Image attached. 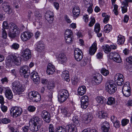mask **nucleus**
<instances>
[{
  "instance_id": "obj_1",
  "label": "nucleus",
  "mask_w": 132,
  "mask_h": 132,
  "mask_svg": "<svg viewBox=\"0 0 132 132\" xmlns=\"http://www.w3.org/2000/svg\"><path fill=\"white\" fill-rule=\"evenodd\" d=\"M12 90L15 94L19 95L24 90V87L18 81L13 82L12 84Z\"/></svg>"
},
{
  "instance_id": "obj_2",
  "label": "nucleus",
  "mask_w": 132,
  "mask_h": 132,
  "mask_svg": "<svg viewBox=\"0 0 132 132\" xmlns=\"http://www.w3.org/2000/svg\"><path fill=\"white\" fill-rule=\"evenodd\" d=\"M113 81L110 80L107 81L105 85V88L106 91L110 94L114 93L117 90V87L113 83Z\"/></svg>"
},
{
  "instance_id": "obj_3",
  "label": "nucleus",
  "mask_w": 132,
  "mask_h": 132,
  "mask_svg": "<svg viewBox=\"0 0 132 132\" xmlns=\"http://www.w3.org/2000/svg\"><path fill=\"white\" fill-rule=\"evenodd\" d=\"M69 96L68 91L65 89H61L59 92L58 100L59 101L63 102L66 100Z\"/></svg>"
},
{
  "instance_id": "obj_4",
  "label": "nucleus",
  "mask_w": 132,
  "mask_h": 132,
  "mask_svg": "<svg viewBox=\"0 0 132 132\" xmlns=\"http://www.w3.org/2000/svg\"><path fill=\"white\" fill-rule=\"evenodd\" d=\"M8 57L9 59L15 64L17 65H20L21 59L17 54H11L8 56Z\"/></svg>"
},
{
  "instance_id": "obj_5",
  "label": "nucleus",
  "mask_w": 132,
  "mask_h": 132,
  "mask_svg": "<svg viewBox=\"0 0 132 132\" xmlns=\"http://www.w3.org/2000/svg\"><path fill=\"white\" fill-rule=\"evenodd\" d=\"M29 98L33 101L37 102L41 100V96L38 93L35 91L30 92L28 94Z\"/></svg>"
},
{
  "instance_id": "obj_6",
  "label": "nucleus",
  "mask_w": 132,
  "mask_h": 132,
  "mask_svg": "<svg viewBox=\"0 0 132 132\" xmlns=\"http://www.w3.org/2000/svg\"><path fill=\"white\" fill-rule=\"evenodd\" d=\"M22 112V110L21 108L18 107H12L10 111L11 115L14 117L16 118L20 115Z\"/></svg>"
},
{
  "instance_id": "obj_7",
  "label": "nucleus",
  "mask_w": 132,
  "mask_h": 132,
  "mask_svg": "<svg viewBox=\"0 0 132 132\" xmlns=\"http://www.w3.org/2000/svg\"><path fill=\"white\" fill-rule=\"evenodd\" d=\"M114 80L118 86H121L123 84L124 79L122 74L117 73L115 76Z\"/></svg>"
},
{
  "instance_id": "obj_8",
  "label": "nucleus",
  "mask_w": 132,
  "mask_h": 132,
  "mask_svg": "<svg viewBox=\"0 0 132 132\" xmlns=\"http://www.w3.org/2000/svg\"><path fill=\"white\" fill-rule=\"evenodd\" d=\"M29 68L26 65L21 67L20 69V73L21 75H24L25 78H27L30 74Z\"/></svg>"
},
{
  "instance_id": "obj_9",
  "label": "nucleus",
  "mask_w": 132,
  "mask_h": 132,
  "mask_svg": "<svg viewBox=\"0 0 132 132\" xmlns=\"http://www.w3.org/2000/svg\"><path fill=\"white\" fill-rule=\"evenodd\" d=\"M75 57V59L78 61L81 60L83 57L82 51L79 49H75L74 51Z\"/></svg>"
},
{
  "instance_id": "obj_10",
  "label": "nucleus",
  "mask_w": 132,
  "mask_h": 132,
  "mask_svg": "<svg viewBox=\"0 0 132 132\" xmlns=\"http://www.w3.org/2000/svg\"><path fill=\"white\" fill-rule=\"evenodd\" d=\"M33 34L28 31H26L22 33L21 35V39L23 41H27L33 36Z\"/></svg>"
},
{
  "instance_id": "obj_11",
  "label": "nucleus",
  "mask_w": 132,
  "mask_h": 132,
  "mask_svg": "<svg viewBox=\"0 0 132 132\" xmlns=\"http://www.w3.org/2000/svg\"><path fill=\"white\" fill-rule=\"evenodd\" d=\"M21 54L22 56L25 60H28L31 57V51L28 48H26L23 50Z\"/></svg>"
},
{
  "instance_id": "obj_12",
  "label": "nucleus",
  "mask_w": 132,
  "mask_h": 132,
  "mask_svg": "<svg viewBox=\"0 0 132 132\" xmlns=\"http://www.w3.org/2000/svg\"><path fill=\"white\" fill-rule=\"evenodd\" d=\"M54 13L50 11H48L45 14V18L46 20L50 23H52L54 19Z\"/></svg>"
},
{
  "instance_id": "obj_13",
  "label": "nucleus",
  "mask_w": 132,
  "mask_h": 132,
  "mask_svg": "<svg viewBox=\"0 0 132 132\" xmlns=\"http://www.w3.org/2000/svg\"><path fill=\"white\" fill-rule=\"evenodd\" d=\"M42 118L44 121L49 123L50 121V113L46 111H43L41 114Z\"/></svg>"
},
{
  "instance_id": "obj_14",
  "label": "nucleus",
  "mask_w": 132,
  "mask_h": 132,
  "mask_svg": "<svg viewBox=\"0 0 132 132\" xmlns=\"http://www.w3.org/2000/svg\"><path fill=\"white\" fill-rule=\"evenodd\" d=\"M31 79L33 80L35 84H37L40 81V77L37 72H32L31 74Z\"/></svg>"
},
{
  "instance_id": "obj_15",
  "label": "nucleus",
  "mask_w": 132,
  "mask_h": 132,
  "mask_svg": "<svg viewBox=\"0 0 132 132\" xmlns=\"http://www.w3.org/2000/svg\"><path fill=\"white\" fill-rule=\"evenodd\" d=\"M42 122V120L40 119L37 116H34L32 118L30 119L29 124H40Z\"/></svg>"
},
{
  "instance_id": "obj_16",
  "label": "nucleus",
  "mask_w": 132,
  "mask_h": 132,
  "mask_svg": "<svg viewBox=\"0 0 132 132\" xmlns=\"http://www.w3.org/2000/svg\"><path fill=\"white\" fill-rule=\"evenodd\" d=\"M9 25V30H10L11 31H12L16 34L19 32V29L15 24L11 23Z\"/></svg>"
},
{
  "instance_id": "obj_17",
  "label": "nucleus",
  "mask_w": 132,
  "mask_h": 132,
  "mask_svg": "<svg viewBox=\"0 0 132 132\" xmlns=\"http://www.w3.org/2000/svg\"><path fill=\"white\" fill-rule=\"evenodd\" d=\"M5 94L6 97L9 100L11 99L13 97V94L10 88L6 87L5 88Z\"/></svg>"
},
{
  "instance_id": "obj_18",
  "label": "nucleus",
  "mask_w": 132,
  "mask_h": 132,
  "mask_svg": "<svg viewBox=\"0 0 132 132\" xmlns=\"http://www.w3.org/2000/svg\"><path fill=\"white\" fill-rule=\"evenodd\" d=\"M55 66L52 64L49 63L47 67V72L49 75L52 74L55 71Z\"/></svg>"
},
{
  "instance_id": "obj_19",
  "label": "nucleus",
  "mask_w": 132,
  "mask_h": 132,
  "mask_svg": "<svg viewBox=\"0 0 132 132\" xmlns=\"http://www.w3.org/2000/svg\"><path fill=\"white\" fill-rule=\"evenodd\" d=\"M58 60L60 63H62L66 62L67 59L66 55L63 53H60L58 56Z\"/></svg>"
},
{
  "instance_id": "obj_20",
  "label": "nucleus",
  "mask_w": 132,
  "mask_h": 132,
  "mask_svg": "<svg viewBox=\"0 0 132 132\" xmlns=\"http://www.w3.org/2000/svg\"><path fill=\"white\" fill-rule=\"evenodd\" d=\"M44 48V45L42 41H39L37 43L35 47V49L37 51L40 52Z\"/></svg>"
},
{
  "instance_id": "obj_21",
  "label": "nucleus",
  "mask_w": 132,
  "mask_h": 132,
  "mask_svg": "<svg viewBox=\"0 0 132 132\" xmlns=\"http://www.w3.org/2000/svg\"><path fill=\"white\" fill-rule=\"evenodd\" d=\"M60 109L61 113L63 115L64 117L70 116L71 113L68 111L67 108L64 106H61Z\"/></svg>"
},
{
  "instance_id": "obj_22",
  "label": "nucleus",
  "mask_w": 132,
  "mask_h": 132,
  "mask_svg": "<svg viewBox=\"0 0 132 132\" xmlns=\"http://www.w3.org/2000/svg\"><path fill=\"white\" fill-rule=\"evenodd\" d=\"M97 49V44L96 42H95L90 48L89 54L91 55H93L96 52Z\"/></svg>"
},
{
  "instance_id": "obj_23",
  "label": "nucleus",
  "mask_w": 132,
  "mask_h": 132,
  "mask_svg": "<svg viewBox=\"0 0 132 132\" xmlns=\"http://www.w3.org/2000/svg\"><path fill=\"white\" fill-rule=\"evenodd\" d=\"M31 125L30 127V130L32 132L37 131L40 128V124H29Z\"/></svg>"
},
{
  "instance_id": "obj_24",
  "label": "nucleus",
  "mask_w": 132,
  "mask_h": 132,
  "mask_svg": "<svg viewBox=\"0 0 132 132\" xmlns=\"http://www.w3.org/2000/svg\"><path fill=\"white\" fill-rule=\"evenodd\" d=\"M93 80L97 84L100 83L102 80V76L100 74H98L97 76H95L93 79Z\"/></svg>"
},
{
  "instance_id": "obj_25",
  "label": "nucleus",
  "mask_w": 132,
  "mask_h": 132,
  "mask_svg": "<svg viewBox=\"0 0 132 132\" xmlns=\"http://www.w3.org/2000/svg\"><path fill=\"white\" fill-rule=\"evenodd\" d=\"M90 60L87 57H84L82 61L79 63L81 67H84L87 64H89Z\"/></svg>"
},
{
  "instance_id": "obj_26",
  "label": "nucleus",
  "mask_w": 132,
  "mask_h": 132,
  "mask_svg": "<svg viewBox=\"0 0 132 132\" xmlns=\"http://www.w3.org/2000/svg\"><path fill=\"white\" fill-rule=\"evenodd\" d=\"M109 127V125L108 122H104L101 127L102 132H108Z\"/></svg>"
},
{
  "instance_id": "obj_27",
  "label": "nucleus",
  "mask_w": 132,
  "mask_h": 132,
  "mask_svg": "<svg viewBox=\"0 0 132 132\" xmlns=\"http://www.w3.org/2000/svg\"><path fill=\"white\" fill-rule=\"evenodd\" d=\"M86 90V88L85 86H80L78 89V93L79 95L82 96L85 93Z\"/></svg>"
},
{
  "instance_id": "obj_28",
  "label": "nucleus",
  "mask_w": 132,
  "mask_h": 132,
  "mask_svg": "<svg viewBox=\"0 0 132 132\" xmlns=\"http://www.w3.org/2000/svg\"><path fill=\"white\" fill-rule=\"evenodd\" d=\"M67 132H74L75 129L76 128L75 125L72 124H70L66 126Z\"/></svg>"
},
{
  "instance_id": "obj_29",
  "label": "nucleus",
  "mask_w": 132,
  "mask_h": 132,
  "mask_svg": "<svg viewBox=\"0 0 132 132\" xmlns=\"http://www.w3.org/2000/svg\"><path fill=\"white\" fill-rule=\"evenodd\" d=\"M80 11L78 7H75L73 8L72 11L73 16L76 17V18L78 17L80 13Z\"/></svg>"
},
{
  "instance_id": "obj_30",
  "label": "nucleus",
  "mask_w": 132,
  "mask_h": 132,
  "mask_svg": "<svg viewBox=\"0 0 132 132\" xmlns=\"http://www.w3.org/2000/svg\"><path fill=\"white\" fill-rule=\"evenodd\" d=\"M84 120L88 122H90L93 119V116L90 113H86L84 115Z\"/></svg>"
},
{
  "instance_id": "obj_31",
  "label": "nucleus",
  "mask_w": 132,
  "mask_h": 132,
  "mask_svg": "<svg viewBox=\"0 0 132 132\" xmlns=\"http://www.w3.org/2000/svg\"><path fill=\"white\" fill-rule=\"evenodd\" d=\"M96 100L98 103L101 104H104L106 103V99L102 96H97L96 98Z\"/></svg>"
},
{
  "instance_id": "obj_32",
  "label": "nucleus",
  "mask_w": 132,
  "mask_h": 132,
  "mask_svg": "<svg viewBox=\"0 0 132 132\" xmlns=\"http://www.w3.org/2000/svg\"><path fill=\"white\" fill-rule=\"evenodd\" d=\"M55 132H67L66 126H63L58 127L56 128Z\"/></svg>"
},
{
  "instance_id": "obj_33",
  "label": "nucleus",
  "mask_w": 132,
  "mask_h": 132,
  "mask_svg": "<svg viewBox=\"0 0 132 132\" xmlns=\"http://www.w3.org/2000/svg\"><path fill=\"white\" fill-rule=\"evenodd\" d=\"M125 40L123 36L119 35L118 37L117 43L119 45L122 44L124 43Z\"/></svg>"
},
{
  "instance_id": "obj_34",
  "label": "nucleus",
  "mask_w": 132,
  "mask_h": 132,
  "mask_svg": "<svg viewBox=\"0 0 132 132\" xmlns=\"http://www.w3.org/2000/svg\"><path fill=\"white\" fill-rule=\"evenodd\" d=\"M115 103V100L114 98L110 97L108 98L106 103L108 105H112L114 104Z\"/></svg>"
},
{
  "instance_id": "obj_35",
  "label": "nucleus",
  "mask_w": 132,
  "mask_h": 132,
  "mask_svg": "<svg viewBox=\"0 0 132 132\" xmlns=\"http://www.w3.org/2000/svg\"><path fill=\"white\" fill-rule=\"evenodd\" d=\"M97 115L99 118L102 119L104 118L105 117L107 116V114L103 111H100L98 112Z\"/></svg>"
},
{
  "instance_id": "obj_36",
  "label": "nucleus",
  "mask_w": 132,
  "mask_h": 132,
  "mask_svg": "<svg viewBox=\"0 0 132 132\" xmlns=\"http://www.w3.org/2000/svg\"><path fill=\"white\" fill-rule=\"evenodd\" d=\"M113 59L114 61L117 63H120L122 61L120 55L116 53H115L114 56V59Z\"/></svg>"
},
{
  "instance_id": "obj_37",
  "label": "nucleus",
  "mask_w": 132,
  "mask_h": 132,
  "mask_svg": "<svg viewBox=\"0 0 132 132\" xmlns=\"http://www.w3.org/2000/svg\"><path fill=\"white\" fill-rule=\"evenodd\" d=\"M131 90V88L130 86L129 82H127L125 83L122 88V90Z\"/></svg>"
},
{
  "instance_id": "obj_38",
  "label": "nucleus",
  "mask_w": 132,
  "mask_h": 132,
  "mask_svg": "<svg viewBox=\"0 0 132 132\" xmlns=\"http://www.w3.org/2000/svg\"><path fill=\"white\" fill-rule=\"evenodd\" d=\"M112 30V26L109 24L106 25L104 28V30L106 33H109Z\"/></svg>"
},
{
  "instance_id": "obj_39",
  "label": "nucleus",
  "mask_w": 132,
  "mask_h": 132,
  "mask_svg": "<svg viewBox=\"0 0 132 132\" xmlns=\"http://www.w3.org/2000/svg\"><path fill=\"white\" fill-rule=\"evenodd\" d=\"M71 36H73L72 32V31L69 29H67L65 33L64 37H67Z\"/></svg>"
},
{
  "instance_id": "obj_40",
  "label": "nucleus",
  "mask_w": 132,
  "mask_h": 132,
  "mask_svg": "<svg viewBox=\"0 0 132 132\" xmlns=\"http://www.w3.org/2000/svg\"><path fill=\"white\" fill-rule=\"evenodd\" d=\"M103 51L106 53H109L111 51L109 47V46L108 45H105L103 46Z\"/></svg>"
},
{
  "instance_id": "obj_41",
  "label": "nucleus",
  "mask_w": 132,
  "mask_h": 132,
  "mask_svg": "<svg viewBox=\"0 0 132 132\" xmlns=\"http://www.w3.org/2000/svg\"><path fill=\"white\" fill-rule=\"evenodd\" d=\"M55 86V84L54 82L53 81H50L48 82L47 86V88L50 90L54 88Z\"/></svg>"
},
{
  "instance_id": "obj_42",
  "label": "nucleus",
  "mask_w": 132,
  "mask_h": 132,
  "mask_svg": "<svg viewBox=\"0 0 132 132\" xmlns=\"http://www.w3.org/2000/svg\"><path fill=\"white\" fill-rule=\"evenodd\" d=\"M101 30L100 26L99 24L96 23L94 26V30L96 33H98Z\"/></svg>"
},
{
  "instance_id": "obj_43",
  "label": "nucleus",
  "mask_w": 132,
  "mask_h": 132,
  "mask_svg": "<svg viewBox=\"0 0 132 132\" xmlns=\"http://www.w3.org/2000/svg\"><path fill=\"white\" fill-rule=\"evenodd\" d=\"M78 81V79L77 76L73 77L71 79V81L72 84L76 85L77 84Z\"/></svg>"
},
{
  "instance_id": "obj_44",
  "label": "nucleus",
  "mask_w": 132,
  "mask_h": 132,
  "mask_svg": "<svg viewBox=\"0 0 132 132\" xmlns=\"http://www.w3.org/2000/svg\"><path fill=\"white\" fill-rule=\"evenodd\" d=\"M80 100L81 102L89 103L88 97L86 95L82 96Z\"/></svg>"
},
{
  "instance_id": "obj_45",
  "label": "nucleus",
  "mask_w": 132,
  "mask_h": 132,
  "mask_svg": "<svg viewBox=\"0 0 132 132\" xmlns=\"http://www.w3.org/2000/svg\"><path fill=\"white\" fill-rule=\"evenodd\" d=\"M101 72L103 75L105 76H107L109 73V71L104 68L101 69Z\"/></svg>"
},
{
  "instance_id": "obj_46",
  "label": "nucleus",
  "mask_w": 132,
  "mask_h": 132,
  "mask_svg": "<svg viewBox=\"0 0 132 132\" xmlns=\"http://www.w3.org/2000/svg\"><path fill=\"white\" fill-rule=\"evenodd\" d=\"M131 91L128 90H122V91L123 95L126 97H129L130 95Z\"/></svg>"
},
{
  "instance_id": "obj_47",
  "label": "nucleus",
  "mask_w": 132,
  "mask_h": 132,
  "mask_svg": "<svg viewBox=\"0 0 132 132\" xmlns=\"http://www.w3.org/2000/svg\"><path fill=\"white\" fill-rule=\"evenodd\" d=\"M92 4L85 5V6L88 8L87 11L89 13H92L93 11V9H92Z\"/></svg>"
},
{
  "instance_id": "obj_48",
  "label": "nucleus",
  "mask_w": 132,
  "mask_h": 132,
  "mask_svg": "<svg viewBox=\"0 0 132 132\" xmlns=\"http://www.w3.org/2000/svg\"><path fill=\"white\" fill-rule=\"evenodd\" d=\"M72 120L75 125H76L79 123V121L78 120V117L76 116H73Z\"/></svg>"
},
{
  "instance_id": "obj_49",
  "label": "nucleus",
  "mask_w": 132,
  "mask_h": 132,
  "mask_svg": "<svg viewBox=\"0 0 132 132\" xmlns=\"http://www.w3.org/2000/svg\"><path fill=\"white\" fill-rule=\"evenodd\" d=\"M8 35L11 38H14L16 37V34L12 31H11L9 29L8 32Z\"/></svg>"
},
{
  "instance_id": "obj_50",
  "label": "nucleus",
  "mask_w": 132,
  "mask_h": 132,
  "mask_svg": "<svg viewBox=\"0 0 132 132\" xmlns=\"http://www.w3.org/2000/svg\"><path fill=\"white\" fill-rule=\"evenodd\" d=\"M66 43L68 44H69L73 41V36H69L67 37H65Z\"/></svg>"
},
{
  "instance_id": "obj_51",
  "label": "nucleus",
  "mask_w": 132,
  "mask_h": 132,
  "mask_svg": "<svg viewBox=\"0 0 132 132\" xmlns=\"http://www.w3.org/2000/svg\"><path fill=\"white\" fill-rule=\"evenodd\" d=\"M91 19V21L89 23V26L90 27L92 26L95 23V19L93 16H92L90 18Z\"/></svg>"
},
{
  "instance_id": "obj_52",
  "label": "nucleus",
  "mask_w": 132,
  "mask_h": 132,
  "mask_svg": "<svg viewBox=\"0 0 132 132\" xmlns=\"http://www.w3.org/2000/svg\"><path fill=\"white\" fill-rule=\"evenodd\" d=\"M1 121L3 123L6 124L10 122L11 120L8 118H4L2 119Z\"/></svg>"
},
{
  "instance_id": "obj_53",
  "label": "nucleus",
  "mask_w": 132,
  "mask_h": 132,
  "mask_svg": "<svg viewBox=\"0 0 132 132\" xmlns=\"http://www.w3.org/2000/svg\"><path fill=\"white\" fill-rule=\"evenodd\" d=\"M36 109V108L34 106L30 105L28 107L27 110L30 112H33Z\"/></svg>"
},
{
  "instance_id": "obj_54",
  "label": "nucleus",
  "mask_w": 132,
  "mask_h": 132,
  "mask_svg": "<svg viewBox=\"0 0 132 132\" xmlns=\"http://www.w3.org/2000/svg\"><path fill=\"white\" fill-rule=\"evenodd\" d=\"M5 7L4 9L5 12L8 14H10L11 13L12 10L9 5Z\"/></svg>"
},
{
  "instance_id": "obj_55",
  "label": "nucleus",
  "mask_w": 132,
  "mask_h": 132,
  "mask_svg": "<svg viewBox=\"0 0 132 132\" xmlns=\"http://www.w3.org/2000/svg\"><path fill=\"white\" fill-rule=\"evenodd\" d=\"M129 120L127 119H123L121 121L122 125L123 126L126 125L129 122Z\"/></svg>"
},
{
  "instance_id": "obj_56",
  "label": "nucleus",
  "mask_w": 132,
  "mask_h": 132,
  "mask_svg": "<svg viewBox=\"0 0 132 132\" xmlns=\"http://www.w3.org/2000/svg\"><path fill=\"white\" fill-rule=\"evenodd\" d=\"M81 108L84 109H86L89 105V103L81 102Z\"/></svg>"
},
{
  "instance_id": "obj_57",
  "label": "nucleus",
  "mask_w": 132,
  "mask_h": 132,
  "mask_svg": "<svg viewBox=\"0 0 132 132\" xmlns=\"http://www.w3.org/2000/svg\"><path fill=\"white\" fill-rule=\"evenodd\" d=\"M2 37L4 38H6L7 36V34L6 32V30L4 29H2Z\"/></svg>"
},
{
  "instance_id": "obj_58",
  "label": "nucleus",
  "mask_w": 132,
  "mask_h": 132,
  "mask_svg": "<svg viewBox=\"0 0 132 132\" xmlns=\"http://www.w3.org/2000/svg\"><path fill=\"white\" fill-rule=\"evenodd\" d=\"M19 47V45L18 43H14L11 46L12 48L15 50H17Z\"/></svg>"
},
{
  "instance_id": "obj_59",
  "label": "nucleus",
  "mask_w": 132,
  "mask_h": 132,
  "mask_svg": "<svg viewBox=\"0 0 132 132\" xmlns=\"http://www.w3.org/2000/svg\"><path fill=\"white\" fill-rule=\"evenodd\" d=\"M34 23V24L35 26H36L37 28H40L42 26V23L40 21H35Z\"/></svg>"
},
{
  "instance_id": "obj_60",
  "label": "nucleus",
  "mask_w": 132,
  "mask_h": 132,
  "mask_svg": "<svg viewBox=\"0 0 132 132\" xmlns=\"http://www.w3.org/2000/svg\"><path fill=\"white\" fill-rule=\"evenodd\" d=\"M1 108L2 111L4 112H5L7 110V106L4 105V104H2L1 106Z\"/></svg>"
},
{
  "instance_id": "obj_61",
  "label": "nucleus",
  "mask_w": 132,
  "mask_h": 132,
  "mask_svg": "<svg viewBox=\"0 0 132 132\" xmlns=\"http://www.w3.org/2000/svg\"><path fill=\"white\" fill-rule=\"evenodd\" d=\"M132 0H124V1L122 2V5H125L128 6L129 2H132Z\"/></svg>"
},
{
  "instance_id": "obj_62",
  "label": "nucleus",
  "mask_w": 132,
  "mask_h": 132,
  "mask_svg": "<svg viewBox=\"0 0 132 132\" xmlns=\"http://www.w3.org/2000/svg\"><path fill=\"white\" fill-rule=\"evenodd\" d=\"M49 93L48 94V97H49L48 100L49 101L51 102L52 101V98L53 97V92L52 91H50L48 92Z\"/></svg>"
},
{
  "instance_id": "obj_63",
  "label": "nucleus",
  "mask_w": 132,
  "mask_h": 132,
  "mask_svg": "<svg viewBox=\"0 0 132 132\" xmlns=\"http://www.w3.org/2000/svg\"><path fill=\"white\" fill-rule=\"evenodd\" d=\"M22 132H28L29 130V127L27 126H25L22 127Z\"/></svg>"
},
{
  "instance_id": "obj_64",
  "label": "nucleus",
  "mask_w": 132,
  "mask_h": 132,
  "mask_svg": "<svg viewBox=\"0 0 132 132\" xmlns=\"http://www.w3.org/2000/svg\"><path fill=\"white\" fill-rule=\"evenodd\" d=\"M49 132H55L54 128L52 124H50L49 125Z\"/></svg>"
}]
</instances>
